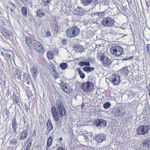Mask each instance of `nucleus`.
<instances>
[{"label": "nucleus", "mask_w": 150, "mask_h": 150, "mask_svg": "<svg viewBox=\"0 0 150 150\" xmlns=\"http://www.w3.org/2000/svg\"><path fill=\"white\" fill-rule=\"evenodd\" d=\"M53 76L55 78H57L59 77V75L58 73L56 72V70L54 69L52 72Z\"/></svg>", "instance_id": "e433bc0d"}, {"label": "nucleus", "mask_w": 150, "mask_h": 150, "mask_svg": "<svg viewBox=\"0 0 150 150\" xmlns=\"http://www.w3.org/2000/svg\"><path fill=\"white\" fill-rule=\"evenodd\" d=\"M24 107H25V109L26 111V112L27 113H28L30 109V108L28 107L27 105H25L24 106Z\"/></svg>", "instance_id": "09e8293b"}, {"label": "nucleus", "mask_w": 150, "mask_h": 150, "mask_svg": "<svg viewBox=\"0 0 150 150\" xmlns=\"http://www.w3.org/2000/svg\"><path fill=\"white\" fill-rule=\"evenodd\" d=\"M51 0H42V4L44 6H47L51 1Z\"/></svg>", "instance_id": "f704fd0d"}, {"label": "nucleus", "mask_w": 150, "mask_h": 150, "mask_svg": "<svg viewBox=\"0 0 150 150\" xmlns=\"http://www.w3.org/2000/svg\"><path fill=\"white\" fill-rule=\"evenodd\" d=\"M49 146H47V147H46V150H48V149H49Z\"/></svg>", "instance_id": "338daca9"}, {"label": "nucleus", "mask_w": 150, "mask_h": 150, "mask_svg": "<svg viewBox=\"0 0 150 150\" xmlns=\"http://www.w3.org/2000/svg\"><path fill=\"white\" fill-rule=\"evenodd\" d=\"M82 8L81 7H78L76 9V11L77 12V13L79 15L81 13V10H82Z\"/></svg>", "instance_id": "79ce46f5"}, {"label": "nucleus", "mask_w": 150, "mask_h": 150, "mask_svg": "<svg viewBox=\"0 0 150 150\" xmlns=\"http://www.w3.org/2000/svg\"><path fill=\"white\" fill-rule=\"evenodd\" d=\"M111 106V104L109 102H106L103 105V107L105 109L109 108Z\"/></svg>", "instance_id": "4c0bfd02"}, {"label": "nucleus", "mask_w": 150, "mask_h": 150, "mask_svg": "<svg viewBox=\"0 0 150 150\" xmlns=\"http://www.w3.org/2000/svg\"><path fill=\"white\" fill-rule=\"evenodd\" d=\"M93 0H82V3L84 6H87L90 4Z\"/></svg>", "instance_id": "393cba45"}, {"label": "nucleus", "mask_w": 150, "mask_h": 150, "mask_svg": "<svg viewBox=\"0 0 150 150\" xmlns=\"http://www.w3.org/2000/svg\"><path fill=\"white\" fill-rule=\"evenodd\" d=\"M111 53L117 56H119L124 54V50L120 46L114 45L112 46L110 49Z\"/></svg>", "instance_id": "7ed1b4c3"}, {"label": "nucleus", "mask_w": 150, "mask_h": 150, "mask_svg": "<svg viewBox=\"0 0 150 150\" xmlns=\"http://www.w3.org/2000/svg\"><path fill=\"white\" fill-rule=\"evenodd\" d=\"M22 71L18 69H16L15 70L14 72V74L15 76L19 79H21V73H22Z\"/></svg>", "instance_id": "a211bd4d"}, {"label": "nucleus", "mask_w": 150, "mask_h": 150, "mask_svg": "<svg viewBox=\"0 0 150 150\" xmlns=\"http://www.w3.org/2000/svg\"><path fill=\"white\" fill-rule=\"evenodd\" d=\"M36 68L35 67H33L31 69V72L33 78H35L37 75V74L36 72Z\"/></svg>", "instance_id": "a878e982"}, {"label": "nucleus", "mask_w": 150, "mask_h": 150, "mask_svg": "<svg viewBox=\"0 0 150 150\" xmlns=\"http://www.w3.org/2000/svg\"><path fill=\"white\" fill-rule=\"evenodd\" d=\"M110 80L114 85H117L120 82V76L117 74H112Z\"/></svg>", "instance_id": "9b49d317"}, {"label": "nucleus", "mask_w": 150, "mask_h": 150, "mask_svg": "<svg viewBox=\"0 0 150 150\" xmlns=\"http://www.w3.org/2000/svg\"><path fill=\"white\" fill-rule=\"evenodd\" d=\"M20 1L23 4L25 3L28 0H20Z\"/></svg>", "instance_id": "5fc2aeb1"}, {"label": "nucleus", "mask_w": 150, "mask_h": 150, "mask_svg": "<svg viewBox=\"0 0 150 150\" xmlns=\"http://www.w3.org/2000/svg\"><path fill=\"white\" fill-rule=\"evenodd\" d=\"M25 42L29 47L32 49L33 46V42L30 38L28 37L26 38L25 40Z\"/></svg>", "instance_id": "f3484780"}, {"label": "nucleus", "mask_w": 150, "mask_h": 150, "mask_svg": "<svg viewBox=\"0 0 150 150\" xmlns=\"http://www.w3.org/2000/svg\"><path fill=\"white\" fill-rule=\"evenodd\" d=\"M23 81L24 82H27V83L28 85H30L29 80L30 77L28 75L26 74H24Z\"/></svg>", "instance_id": "5701e85b"}, {"label": "nucleus", "mask_w": 150, "mask_h": 150, "mask_svg": "<svg viewBox=\"0 0 150 150\" xmlns=\"http://www.w3.org/2000/svg\"><path fill=\"white\" fill-rule=\"evenodd\" d=\"M85 139H86V141H88L87 139H88V138L87 137H86V138Z\"/></svg>", "instance_id": "69168bd1"}, {"label": "nucleus", "mask_w": 150, "mask_h": 150, "mask_svg": "<svg viewBox=\"0 0 150 150\" xmlns=\"http://www.w3.org/2000/svg\"><path fill=\"white\" fill-rule=\"evenodd\" d=\"M11 35L8 32H6L4 34V36L7 39H9Z\"/></svg>", "instance_id": "a19ab883"}, {"label": "nucleus", "mask_w": 150, "mask_h": 150, "mask_svg": "<svg viewBox=\"0 0 150 150\" xmlns=\"http://www.w3.org/2000/svg\"><path fill=\"white\" fill-rule=\"evenodd\" d=\"M81 13H80L79 15L81 16H82L86 13V11L85 10H83V9H82V10H81Z\"/></svg>", "instance_id": "49530a36"}, {"label": "nucleus", "mask_w": 150, "mask_h": 150, "mask_svg": "<svg viewBox=\"0 0 150 150\" xmlns=\"http://www.w3.org/2000/svg\"><path fill=\"white\" fill-rule=\"evenodd\" d=\"M93 139L99 144H100L103 141H105L106 139V136L105 134L103 133L98 134L93 137Z\"/></svg>", "instance_id": "0eeeda50"}, {"label": "nucleus", "mask_w": 150, "mask_h": 150, "mask_svg": "<svg viewBox=\"0 0 150 150\" xmlns=\"http://www.w3.org/2000/svg\"><path fill=\"white\" fill-rule=\"evenodd\" d=\"M74 49L76 52H82L85 51V49L83 46L81 45H77L74 46Z\"/></svg>", "instance_id": "dca6fc26"}, {"label": "nucleus", "mask_w": 150, "mask_h": 150, "mask_svg": "<svg viewBox=\"0 0 150 150\" xmlns=\"http://www.w3.org/2000/svg\"><path fill=\"white\" fill-rule=\"evenodd\" d=\"M135 95L134 93H131V98H133L134 97H135Z\"/></svg>", "instance_id": "6e6d98bb"}, {"label": "nucleus", "mask_w": 150, "mask_h": 150, "mask_svg": "<svg viewBox=\"0 0 150 150\" xmlns=\"http://www.w3.org/2000/svg\"><path fill=\"white\" fill-rule=\"evenodd\" d=\"M65 83L62 82L61 83V85L62 86H65Z\"/></svg>", "instance_id": "bf43d9fd"}, {"label": "nucleus", "mask_w": 150, "mask_h": 150, "mask_svg": "<svg viewBox=\"0 0 150 150\" xmlns=\"http://www.w3.org/2000/svg\"><path fill=\"white\" fill-rule=\"evenodd\" d=\"M17 139L16 138H13L10 140L9 144L10 147L12 148L15 149L17 147Z\"/></svg>", "instance_id": "4468645a"}, {"label": "nucleus", "mask_w": 150, "mask_h": 150, "mask_svg": "<svg viewBox=\"0 0 150 150\" xmlns=\"http://www.w3.org/2000/svg\"><path fill=\"white\" fill-rule=\"evenodd\" d=\"M59 66L62 69L64 70L67 67L68 65L66 63H62L60 64Z\"/></svg>", "instance_id": "c9c22d12"}, {"label": "nucleus", "mask_w": 150, "mask_h": 150, "mask_svg": "<svg viewBox=\"0 0 150 150\" xmlns=\"http://www.w3.org/2000/svg\"><path fill=\"white\" fill-rule=\"evenodd\" d=\"M62 42L64 45H65L67 44V41L65 40H63L62 41Z\"/></svg>", "instance_id": "3c124183"}, {"label": "nucleus", "mask_w": 150, "mask_h": 150, "mask_svg": "<svg viewBox=\"0 0 150 150\" xmlns=\"http://www.w3.org/2000/svg\"><path fill=\"white\" fill-rule=\"evenodd\" d=\"M9 58H10L11 57V54H9L8 53H6L5 54Z\"/></svg>", "instance_id": "8fccbe9b"}, {"label": "nucleus", "mask_w": 150, "mask_h": 150, "mask_svg": "<svg viewBox=\"0 0 150 150\" xmlns=\"http://www.w3.org/2000/svg\"><path fill=\"white\" fill-rule=\"evenodd\" d=\"M46 35L48 37H50L51 35V33L48 31L46 33Z\"/></svg>", "instance_id": "603ef678"}, {"label": "nucleus", "mask_w": 150, "mask_h": 150, "mask_svg": "<svg viewBox=\"0 0 150 150\" xmlns=\"http://www.w3.org/2000/svg\"><path fill=\"white\" fill-rule=\"evenodd\" d=\"M17 128H14L13 129V132L16 135L19 133L18 131L17 130Z\"/></svg>", "instance_id": "de8ad7c7"}, {"label": "nucleus", "mask_w": 150, "mask_h": 150, "mask_svg": "<svg viewBox=\"0 0 150 150\" xmlns=\"http://www.w3.org/2000/svg\"><path fill=\"white\" fill-rule=\"evenodd\" d=\"M142 146L144 147L147 146L148 149H150V140L148 138H147L142 143Z\"/></svg>", "instance_id": "aec40b11"}, {"label": "nucleus", "mask_w": 150, "mask_h": 150, "mask_svg": "<svg viewBox=\"0 0 150 150\" xmlns=\"http://www.w3.org/2000/svg\"><path fill=\"white\" fill-rule=\"evenodd\" d=\"M146 6H147V8H149V4H148V2H146Z\"/></svg>", "instance_id": "052dcab7"}, {"label": "nucleus", "mask_w": 150, "mask_h": 150, "mask_svg": "<svg viewBox=\"0 0 150 150\" xmlns=\"http://www.w3.org/2000/svg\"><path fill=\"white\" fill-rule=\"evenodd\" d=\"M53 23H55V24H56V21H54Z\"/></svg>", "instance_id": "774afa93"}, {"label": "nucleus", "mask_w": 150, "mask_h": 150, "mask_svg": "<svg viewBox=\"0 0 150 150\" xmlns=\"http://www.w3.org/2000/svg\"><path fill=\"white\" fill-rule=\"evenodd\" d=\"M62 144H56V146L57 147V150H65V149L62 146Z\"/></svg>", "instance_id": "58836bf2"}, {"label": "nucleus", "mask_w": 150, "mask_h": 150, "mask_svg": "<svg viewBox=\"0 0 150 150\" xmlns=\"http://www.w3.org/2000/svg\"><path fill=\"white\" fill-rule=\"evenodd\" d=\"M10 4L14 8H16V6L14 3L11 2V3Z\"/></svg>", "instance_id": "864d4df0"}, {"label": "nucleus", "mask_w": 150, "mask_h": 150, "mask_svg": "<svg viewBox=\"0 0 150 150\" xmlns=\"http://www.w3.org/2000/svg\"><path fill=\"white\" fill-rule=\"evenodd\" d=\"M5 113L6 115L9 113V111L8 110H6L5 111Z\"/></svg>", "instance_id": "13d9d810"}, {"label": "nucleus", "mask_w": 150, "mask_h": 150, "mask_svg": "<svg viewBox=\"0 0 150 150\" xmlns=\"http://www.w3.org/2000/svg\"><path fill=\"white\" fill-rule=\"evenodd\" d=\"M77 70L79 72L80 77L81 79H83L85 78V74L82 72L80 68H77Z\"/></svg>", "instance_id": "2f4dec72"}, {"label": "nucleus", "mask_w": 150, "mask_h": 150, "mask_svg": "<svg viewBox=\"0 0 150 150\" xmlns=\"http://www.w3.org/2000/svg\"><path fill=\"white\" fill-rule=\"evenodd\" d=\"M113 114L116 117H121L125 114V112L122 107H118L113 111Z\"/></svg>", "instance_id": "f8f14e48"}, {"label": "nucleus", "mask_w": 150, "mask_h": 150, "mask_svg": "<svg viewBox=\"0 0 150 150\" xmlns=\"http://www.w3.org/2000/svg\"><path fill=\"white\" fill-rule=\"evenodd\" d=\"M27 10L26 8L25 7H23L21 9V13L24 16L26 17L27 15Z\"/></svg>", "instance_id": "c85d7f7f"}, {"label": "nucleus", "mask_w": 150, "mask_h": 150, "mask_svg": "<svg viewBox=\"0 0 150 150\" xmlns=\"http://www.w3.org/2000/svg\"><path fill=\"white\" fill-rule=\"evenodd\" d=\"M62 90L65 92L68 93H70L72 90L70 86L68 85L64 86Z\"/></svg>", "instance_id": "4be33fe9"}, {"label": "nucleus", "mask_w": 150, "mask_h": 150, "mask_svg": "<svg viewBox=\"0 0 150 150\" xmlns=\"http://www.w3.org/2000/svg\"><path fill=\"white\" fill-rule=\"evenodd\" d=\"M93 85L91 82L83 83L81 85V88L85 92H87L91 91L93 88Z\"/></svg>", "instance_id": "423d86ee"}, {"label": "nucleus", "mask_w": 150, "mask_h": 150, "mask_svg": "<svg viewBox=\"0 0 150 150\" xmlns=\"http://www.w3.org/2000/svg\"><path fill=\"white\" fill-rule=\"evenodd\" d=\"M59 27L57 25H56V26L54 27V30L56 33H58L59 32Z\"/></svg>", "instance_id": "a18cd8bd"}, {"label": "nucleus", "mask_w": 150, "mask_h": 150, "mask_svg": "<svg viewBox=\"0 0 150 150\" xmlns=\"http://www.w3.org/2000/svg\"><path fill=\"white\" fill-rule=\"evenodd\" d=\"M33 46L35 50L39 53L41 54L45 51L42 45L39 42L36 41H33Z\"/></svg>", "instance_id": "1a4fd4ad"}, {"label": "nucleus", "mask_w": 150, "mask_h": 150, "mask_svg": "<svg viewBox=\"0 0 150 150\" xmlns=\"http://www.w3.org/2000/svg\"><path fill=\"white\" fill-rule=\"evenodd\" d=\"M149 129V126L148 125H141L136 130V133L139 135L145 136L148 133Z\"/></svg>", "instance_id": "20e7f679"}, {"label": "nucleus", "mask_w": 150, "mask_h": 150, "mask_svg": "<svg viewBox=\"0 0 150 150\" xmlns=\"http://www.w3.org/2000/svg\"><path fill=\"white\" fill-rule=\"evenodd\" d=\"M94 3L96 4H98V0H94Z\"/></svg>", "instance_id": "4d7b16f0"}, {"label": "nucleus", "mask_w": 150, "mask_h": 150, "mask_svg": "<svg viewBox=\"0 0 150 150\" xmlns=\"http://www.w3.org/2000/svg\"><path fill=\"white\" fill-rule=\"evenodd\" d=\"M28 130H24L19 134V139L20 140H24L28 137Z\"/></svg>", "instance_id": "ddd939ff"}, {"label": "nucleus", "mask_w": 150, "mask_h": 150, "mask_svg": "<svg viewBox=\"0 0 150 150\" xmlns=\"http://www.w3.org/2000/svg\"><path fill=\"white\" fill-rule=\"evenodd\" d=\"M12 99L13 102L17 104L18 106H20V104H19V101L18 100V98L14 93L13 95Z\"/></svg>", "instance_id": "412c9836"}, {"label": "nucleus", "mask_w": 150, "mask_h": 150, "mask_svg": "<svg viewBox=\"0 0 150 150\" xmlns=\"http://www.w3.org/2000/svg\"><path fill=\"white\" fill-rule=\"evenodd\" d=\"M94 67H84L83 68V70L86 72H91L95 70Z\"/></svg>", "instance_id": "b1692460"}, {"label": "nucleus", "mask_w": 150, "mask_h": 150, "mask_svg": "<svg viewBox=\"0 0 150 150\" xmlns=\"http://www.w3.org/2000/svg\"><path fill=\"white\" fill-rule=\"evenodd\" d=\"M102 23L104 26L111 27L114 24V20L109 17L104 18Z\"/></svg>", "instance_id": "9d476101"}, {"label": "nucleus", "mask_w": 150, "mask_h": 150, "mask_svg": "<svg viewBox=\"0 0 150 150\" xmlns=\"http://www.w3.org/2000/svg\"><path fill=\"white\" fill-rule=\"evenodd\" d=\"M47 131L46 133L47 134H48L51 131L53 128V126L51 123V121L50 120H49L47 122Z\"/></svg>", "instance_id": "2eb2a0df"}, {"label": "nucleus", "mask_w": 150, "mask_h": 150, "mask_svg": "<svg viewBox=\"0 0 150 150\" xmlns=\"http://www.w3.org/2000/svg\"><path fill=\"white\" fill-rule=\"evenodd\" d=\"M146 52L147 54H150V44L147 45Z\"/></svg>", "instance_id": "37998d69"}, {"label": "nucleus", "mask_w": 150, "mask_h": 150, "mask_svg": "<svg viewBox=\"0 0 150 150\" xmlns=\"http://www.w3.org/2000/svg\"><path fill=\"white\" fill-rule=\"evenodd\" d=\"M53 139L51 137H50L47 140V146H50L52 142Z\"/></svg>", "instance_id": "473e14b6"}, {"label": "nucleus", "mask_w": 150, "mask_h": 150, "mask_svg": "<svg viewBox=\"0 0 150 150\" xmlns=\"http://www.w3.org/2000/svg\"><path fill=\"white\" fill-rule=\"evenodd\" d=\"M79 29L76 26L69 28L66 31L67 36L69 38H72L78 36L80 33Z\"/></svg>", "instance_id": "f03ea898"}, {"label": "nucleus", "mask_w": 150, "mask_h": 150, "mask_svg": "<svg viewBox=\"0 0 150 150\" xmlns=\"http://www.w3.org/2000/svg\"><path fill=\"white\" fill-rule=\"evenodd\" d=\"M51 112L54 121L58 122L60 117L66 115V111L64 108L63 103L60 100H57L56 108L52 106L51 108Z\"/></svg>", "instance_id": "f257e3e1"}, {"label": "nucleus", "mask_w": 150, "mask_h": 150, "mask_svg": "<svg viewBox=\"0 0 150 150\" xmlns=\"http://www.w3.org/2000/svg\"><path fill=\"white\" fill-rule=\"evenodd\" d=\"M94 15L98 17L102 18L105 15L103 12H96L94 13Z\"/></svg>", "instance_id": "7c9ffc66"}, {"label": "nucleus", "mask_w": 150, "mask_h": 150, "mask_svg": "<svg viewBox=\"0 0 150 150\" xmlns=\"http://www.w3.org/2000/svg\"><path fill=\"white\" fill-rule=\"evenodd\" d=\"M47 56L49 59H51L54 57V54L52 51H49L47 52Z\"/></svg>", "instance_id": "c756f323"}, {"label": "nucleus", "mask_w": 150, "mask_h": 150, "mask_svg": "<svg viewBox=\"0 0 150 150\" xmlns=\"http://www.w3.org/2000/svg\"><path fill=\"white\" fill-rule=\"evenodd\" d=\"M27 142H28V143L26 149V150H28L31 146V141H29V142H28V141H27Z\"/></svg>", "instance_id": "ea45409f"}, {"label": "nucleus", "mask_w": 150, "mask_h": 150, "mask_svg": "<svg viewBox=\"0 0 150 150\" xmlns=\"http://www.w3.org/2000/svg\"><path fill=\"white\" fill-rule=\"evenodd\" d=\"M79 64L81 67H83L85 66H90V63L88 62L81 61L79 63Z\"/></svg>", "instance_id": "cd10ccee"}, {"label": "nucleus", "mask_w": 150, "mask_h": 150, "mask_svg": "<svg viewBox=\"0 0 150 150\" xmlns=\"http://www.w3.org/2000/svg\"><path fill=\"white\" fill-rule=\"evenodd\" d=\"M42 10H38L37 12V15L38 16L41 17L45 15V13L42 12Z\"/></svg>", "instance_id": "72a5a7b5"}, {"label": "nucleus", "mask_w": 150, "mask_h": 150, "mask_svg": "<svg viewBox=\"0 0 150 150\" xmlns=\"http://www.w3.org/2000/svg\"><path fill=\"white\" fill-rule=\"evenodd\" d=\"M12 129H13L14 128H18V126L17 124L16 118H13V119L12 120Z\"/></svg>", "instance_id": "bb28decb"}, {"label": "nucleus", "mask_w": 150, "mask_h": 150, "mask_svg": "<svg viewBox=\"0 0 150 150\" xmlns=\"http://www.w3.org/2000/svg\"><path fill=\"white\" fill-rule=\"evenodd\" d=\"M107 122L105 120L103 119H97L95 120L93 125L97 127H105Z\"/></svg>", "instance_id": "6e6552de"}, {"label": "nucleus", "mask_w": 150, "mask_h": 150, "mask_svg": "<svg viewBox=\"0 0 150 150\" xmlns=\"http://www.w3.org/2000/svg\"><path fill=\"white\" fill-rule=\"evenodd\" d=\"M10 10H11V11L12 12H13L14 11L13 9L11 8Z\"/></svg>", "instance_id": "0e129e2a"}, {"label": "nucleus", "mask_w": 150, "mask_h": 150, "mask_svg": "<svg viewBox=\"0 0 150 150\" xmlns=\"http://www.w3.org/2000/svg\"><path fill=\"white\" fill-rule=\"evenodd\" d=\"M33 134L35 135H35H36V132H35V130H34L33 131Z\"/></svg>", "instance_id": "e2e57ef3"}, {"label": "nucleus", "mask_w": 150, "mask_h": 150, "mask_svg": "<svg viewBox=\"0 0 150 150\" xmlns=\"http://www.w3.org/2000/svg\"><path fill=\"white\" fill-rule=\"evenodd\" d=\"M120 71L121 74L125 76H127L129 72V71L127 67H124L120 70Z\"/></svg>", "instance_id": "6ab92c4d"}, {"label": "nucleus", "mask_w": 150, "mask_h": 150, "mask_svg": "<svg viewBox=\"0 0 150 150\" xmlns=\"http://www.w3.org/2000/svg\"><path fill=\"white\" fill-rule=\"evenodd\" d=\"M111 9L110 7H108L106 9L105 11L103 12L104 14L105 15V14L109 12H110L111 11Z\"/></svg>", "instance_id": "c03bdc74"}, {"label": "nucleus", "mask_w": 150, "mask_h": 150, "mask_svg": "<svg viewBox=\"0 0 150 150\" xmlns=\"http://www.w3.org/2000/svg\"><path fill=\"white\" fill-rule=\"evenodd\" d=\"M100 61L105 67H109L111 64V62L107 57L105 53H103L100 56Z\"/></svg>", "instance_id": "39448f33"}, {"label": "nucleus", "mask_w": 150, "mask_h": 150, "mask_svg": "<svg viewBox=\"0 0 150 150\" xmlns=\"http://www.w3.org/2000/svg\"><path fill=\"white\" fill-rule=\"evenodd\" d=\"M62 139V138H60L59 139H58V140L59 142H61Z\"/></svg>", "instance_id": "680f3d73"}]
</instances>
